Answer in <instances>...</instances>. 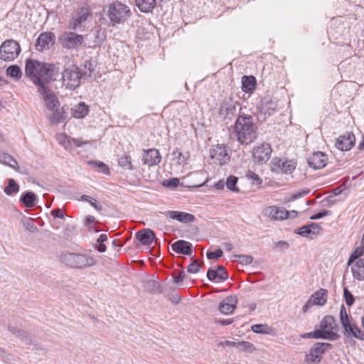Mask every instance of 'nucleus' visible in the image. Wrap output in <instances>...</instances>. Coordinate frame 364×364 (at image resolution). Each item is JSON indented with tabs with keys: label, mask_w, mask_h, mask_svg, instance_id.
<instances>
[{
	"label": "nucleus",
	"mask_w": 364,
	"mask_h": 364,
	"mask_svg": "<svg viewBox=\"0 0 364 364\" xmlns=\"http://www.w3.org/2000/svg\"><path fill=\"white\" fill-rule=\"evenodd\" d=\"M26 75L38 87L55 81L59 75V69L53 63L27 59L25 66Z\"/></svg>",
	"instance_id": "nucleus-1"
},
{
	"label": "nucleus",
	"mask_w": 364,
	"mask_h": 364,
	"mask_svg": "<svg viewBox=\"0 0 364 364\" xmlns=\"http://www.w3.org/2000/svg\"><path fill=\"white\" fill-rule=\"evenodd\" d=\"M83 68L80 69L76 65L64 68L61 72L63 85L68 90H75L80 86L81 80L91 77L94 69L90 60L84 62Z\"/></svg>",
	"instance_id": "nucleus-2"
},
{
	"label": "nucleus",
	"mask_w": 364,
	"mask_h": 364,
	"mask_svg": "<svg viewBox=\"0 0 364 364\" xmlns=\"http://www.w3.org/2000/svg\"><path fill=\"white\" fill-rule=\"evenodd\" d=\"M257 126L252 116L240 114L234 125L233 133L242 144H250L257 139Z\"/></svg>",
	"instance_id": "nucleus-3"
},
{
	"label": "nucleus",
	"mask_w": 364,
	"mask_h": 364,
	"mask_svg": "<svg viewBox=\"0 0 364 364\" xmlns=\"http://www.w3.org/2000/svg\"><path fill=\"white\" fill-rule=\"evenodd\" d=\"M60 260L65 265L77 269H88L97 263V259L89 255L68 251L61 253Z\"/></svg>",
	"instance_id": "nucleus-4"
},
{
	"label": "nucleus",
	"mask_w": 364,
	"mask_h": 364,
	"mask_svg": "<svg viewBox=\"0 0 364 364\" xmlns=\"http://www.w3.org/2000/svg\"><path fill=\"white\" fill-rule=\"evenodd\" d=\"M130 15L129 6L118 1H114L108 6L107 16L112 26L124 22Z\"/></svg>",
	"instance_id": "nucleus-5"
},
{
	"label": "nucleus",
	"mask_w": 364,
	"mask_h": 364,
	"mask_svg": "<svg viewBox=\"0 0 364 364\" xmlns=\"http://www.w3.org/2000/svg\"><path fill=\"white\" fill-rule=\"evenodd\" d=\"M19 43L13 39L4 41L0 46V59L6 62L15 60L21 53Z\"/></svg>",
	"instance_id": "nucleus-6"
},
{
	"label": "nucleus",
	"mask_w": 364,
	"mask_h": 364,
	"mask_svg": "<svg viewBox=\"0 0 364 364\" xmlns=\"http://www.w3.org/2000/svg\"><path fill=\"white\" fill-rule=\"evenodd\" d=\"M332 348V344L328 343H316L309 350V353L305 355V361L308 364H318L325 352Z\"/></svg>",
	"instance_id": "nucleus-7"
},
{
	"label": "nucleus",
	"mask_w": 364,
	"mask_h": 364,
	"mask_svg": "<svg viewBox=\"0 0 364 364\" xmlns=\"http://www.w3.org/2000/svg\"><path fill=\"white\" fill-rule=\"evenodd\" d=\"M239 105L232 97H225L220 105L218 117L228 123L232 119L236 112V106Z\"/></svg>",
	"instance_id": "nucleus-8"
},
{
	"label": "nucleus",
	"mask_w": 364,
	"mask_h": 364,
	"mask_svg": "<svg viewBox=\"0 0 364 364\" xmlns=\"http://www.w3.org/2000/svg\"><path fill=\"white\" fill-rule=\"evenodd\" d=\"M272 149L269 143H262L253 148L254 161L259 165L265 164L270 159Z\"/></svg>",
	"instance_id": "nucleus-9"
},
{
	"label": "nucleus",
	"mask_w": 364,
	"mask_h": 364,
	"mask_svg": "<svg viewBox=\"0 0 364 364\" xmlns=\"http://www.w3.org/2000/svg\"><path fill=\"white\" fill-rule=\"evenodd\" d=\"M45 83L37 87V91L42 96V98L48 109H53L60 106V102L54 92Z\"/></svg>",
	"instance_id": "nucleus-10"
},
{
	"label": "nucleus",
	"mask_w": 364,
	"mask_h": 364,
	"mask_svg": "<svg viewBox=\"0 0 364 364\" xmlns=\"http://www.w3.org/2000/svg\"><path fill=\"white\" fill-rule=\"evenodd\" d=\"M338 325L335 318L332 316H326L320 322L318 331H322L331 334V338H325L329 341H336L339 338L340 336L334 331L338 329Z\"/></svg>",
	"instance_id": "nucleus-11"
},
{
	"label": "nucleus",
	"mask_w": 364,
	"mask_h": 364,
	"mask_svg": "<svg viewBox=\"0 0 364 364\" xmlns=\"http://www.w3.org/2000/svg\"><path fill=\"white\" fill-rule=\"evenodd\" d=\"M55 43V36L52 32L41 33L36 41V49L43 51L50 49Z\"/></svg>",
	"instance_id": "nucleus-12"
},
{
	"label": "nucleus",
	"mask_w": 364,
	"mask_h": 364,
	"mask_svg": "<svg viewBox=\"0 0 364 364\" xmlns=\"http://www.w3.org/2000/svg\"><path fill=\"white\" fill-rule=\"evenodd\" d=\"M60 41L63 48L73 49L83 43L84 38L82 35L77 34L74 32H65L62 35Z\"/></svg>",
	"instance_id": "nucleus-13"
},
{
	"label": "nucleus",
	"mask_w": 364,
	"mask_h": 364,
	"mask_svg": "<svg viewBox=\"0 0 364 364\" xmlns=\"http://www.w3.org/2000/svg\"><path fill=\"white\" fill-rule=\"evenodd\" d=\"M272 162L274 166L272 171H280L285 174L293 173L297 165L295 161L291 159L282 160L278 158H274Z\"/></svg>",
	"instance_id": "nucleus-14"
},
{
	"label": "nucleus",
	"mask_w": 364,
	"mask_h": 364,
	"mask_svg": "<svg viewBox=\"0 0 364 364\" xmlns=\"http://www.w3.org/2000/svg\"><path fill=\"white\" fill-rule=\"evenodd\" d=\"M277 107V102L269 96L262 97L257 107L261 114L272 115Z\"/></svg>",
	"instance_id": "nucleus-15"
},
{
	"label": "nucleus",
	"mask_w": 364,
	"mask_h": 364,
	"mask_svg": "<svg viewBox=\"0 0 364 364\" xmlns=\"http://www.w3.org/2000/svg\"><path fill=\"white\" fill-rule=\"evenodd\" d=\"M327 155L322 151L314 152L308 158L307 162L310 167L314 169H320L326 165Z\"/></svg>",
	"instance_id": "nucleus-16"
},
{
	"label": "nucleus",
	"mask_w": 364,
	"mask_h": 364,
	"mask_svg": "<svg viewBox=\"0 0 364 364\" xmlns=\"http://www.w3.org/2000/svg\"><path fill=\"white\" fill-rule=\"evenodd\" d=\"M210 156L220 165H223L229 161V156L227 152L226 146L224 145H217L210 151Z\"/></svg>",
	"instance_id": "nucleus-17"
},
{
	"label": "nucleus",
	"mask_w": 364,
	"mask_h": 364,
	"mask_svg": "<svg viewBox=\"0 0 364 364\" xmlns=\"http://www.w3.org/2000/svg\"><path fill=\"white\" fill-rule=\"evenodd\" d=\"M355 137L353 134L340 136L336 142V146L341 151H348L355 144Z\"/></svg>",
	"instance_id": "nucleus-18"
},
{
	"label": "nucleus",
	"mask_w": 364,
	"mask_h": 364,
	"mask_svg": "<svg viewBox=\"0 0 364 364\" xmlns=\"http://www.w3.org/2000/svg\"><path fill=\"white\" fill-rule=\"evenodd\" d=\"M165 215L167 218L176 220L183 223H193L196 219V217L193 214L182 211L169 210L165 213Z\"/></svg>",
	"instance_id": "nucleus-19"
},
{
	"label": "nucleus",
	"mask_w": 364,
	"mask_h": 364,
	"mask_svg": "<svg viewBox=\"0 0 364 364\" xmlns=\"http://www.w3.org/2000/svg\"><path fill=\"white\" fill-rule=\"evenodd\" d=\"M161 156L159 150L151 149L144 150L143 154V161L145 164L152 166L159 164L161 162Z\"/></svg>",
	"instance_id": "nucleus-20"
},
{
	"label": "nucleus",
	"mask_w": 364,
	"mask_h": 364,
	"mask_svg": "<svg viewBox=\"0 0 364 364\" xmlns=\"http://www.w3.org/2000/svg\"><path fill=\"white\" fill-rule=\"evenodd\" d=\"M266 214L272 220H283L289 218V213L284 208H279L277 206H270L266 210Z\"/></svg>",
	"instance_id": "nucleus-21"
},
{
	"label": "nucleus",
	"mask_w": 364,
	"mask_h": 364,
	"mask_svg": "<svg viewBox=\"0 0 364 364\" xmlns=\"http://www.w3.org/2000/svg\"><path fill=\"white\" fill-rule=\"evenodd\" d=\"M171 249L176 253L192 256L193 245L188 241L183 240H177L171 245Z\"/></svg>",
	"instance_id": "nucleus-22"
},
{
	"label": "nucleus",
	"mask_w": 364,
	"mask_h": 364,
	"mask_svg": "<svg viewBox=\"0 0 364 364\" xmlns=\"http://www.w3.org/2000/svg\"><path fill=\"white\" fill-rule=\"evenodd\" d=\"M237 303L236 296H228L220 303L219 311L223 314H230L235 309Z\"/></svg>",
	"instance_id": "nucleus-23"
},
{
	"label": "nucleus",
	"mask_w": 364,
	"mask_h": 364,
	"mask_svg": "<svg viewBox=\"0 0 364 364\" xmlns=\"http://www.w3.org/2000/svg\"><path fill=\"white\" fill-rule=\"evenodd\" d=\"M136 238L143 245H151L156 239V235L151 229H143L136 233Z\"/></svg>",
	"instance_id": "nucleus-24"
},
{
	"label": "nucleus",
	"mask_w": 364,
	"mask_h": 364,
	"mask_svg": "<svg viewBox=\"0 0 364 364\" xmlns=\"http://www.w3.org/2000/svg\"><path fill=\"white\" fill-rule=\"evenodd\" d=\"M218 270H221V272H218L211 268L208 270L206 276L209 281L213 282L217 278L221 281H225L228 279V274L224 266L218 265Z\"/></svg>",
	"instance_id": "nucleus-25"
},
{
	"label": "nucleus",
	"mask_w": 364,
	"mask_h": 364,
	"mask_svg": "<svg viewBox=\"0 0 364 364\" xmlns=\"http://www.w3.org/2000/svg\"><path fill=\"white\" fill-rule=\"evenodd\" d=\"M90 15V9L88 6L82 7L78 13L77 18L74 20L72 25L69 26L70 28L75 30L82 23L87 21V17Z\"/></svg>",
	"instance_id": "nucleus-26"
},
{
	"label": "nucleus",
	"mask_w": 364,
	"mask_h": 364,
	"mask_svg": "<svg viewBox=\"0 0 364 364\" xmlns=\"http://www.w3.org/2000/svg\"><path fill=\"white\" fill-rule=\"evenodd\" d=\"M242 90L248 94H252L256 89L257 81L253 75H244L242 77Z\"/></svg>",
	"instance_id": "nucleus-27"
},
{
	"label": "nucleus",
	"mask_w": 364,
	"mask_h": 364,
	"mask_svg": "<svg viewBox=\"0 0 364 364\" xmlns=\"http://www.w3.org/2000/svg\"><path fill=\"white\" fill-rule=\"evenodd\" d=\"M88 112L89 107L84 102H80L71 109L72 115L77 119L84 118Z\"/></svg>",
	"instance_id": "nucleus-28"
},
{
	"label": "nucleus",
	"mask_w": 364,
	"mask_h": 364,
	"mask_svg": "<svg viewBox=\"0 0 364 364\" xmlns=\"http://www.w3.org/2000/svg\"><path fill=\"white\" fill-rule=\"evenodd\" d=\"M343 328L344 329L345 334H348V336H352L356 338L364 341V333L354 323L350 322L346 325V326H343Z\"/></svg>",
	"instance_id": "nucleus-29"
},
{
	"label": "nucleus",
	"mask_w": 364,
	"mask_h": 364,
	"mask_svg": "<svg viewBox=\"0 0 364 364\" xmlns=\"http://www.w3.org/2000/svg\"><path fill=\"white\" fill-rule=\"evenodd\" d=\"M351 270L355 279L364 280V259H358L355 264L352 266Z\"/></svg>",
	"instance_id": "nucleus-30"
},
{
	"label": "nucleus",
	"mask_w": 364,
	"mask_h": 364,
	"mask_svg": "<svg viewBox=\"0 0 364 364\" xmlns=\"http://www.w3.org/2000/svg\"><path fill=\"white\" fill-rule=\"evenodd\" d=\"M36 195L31 191L23 193L19 199L26 208H33L36 205Z\"/></svg>",
	"instance_id": "nucleus-31"
},
{
	"label": "nucleus",
	"mask_w": 364,
	"mask_h": 364,
	"mask_svg": "<svg viewBox=\"0 0 364 364\" xmlns=\"http://www.w3.org/2000/svg\"><path fill=\"white\" fill-rule=\"evenodd\" d=\"M59 107H55L53 109H50L52 111V114L50 115V121L55 124L63 122L66 117L65 111L64 109L58 108Z\"/></svg>",
	"instance_id": "nucleus-32"
},
{
	"label": "nucleus",
	"mask_w": 364,
	"mask_h": 364,
	"mask_svg": "<svg viewBox=\"0 0 364 364\" xmlns=\"http://www.w3.org/2000/svg\"><path fill=\"white\" fill-rule=\"evenodd\" d=\"M328 291L325 289H319L311 296L318 306H323L327 301Z\"/></svg>",
	"instance_id": "nucleus-33"
},
{
	"label": "nucleus",
	"mask_w": 364,
	"mask_h": 364,
	"mask_svg": "<svg viewBox=\"0 0 364 364\" xmlns=\"http://www.w3.org/2000/svg\"><path fill=\"white\" fill-rule=\"evenodd\" d=\"M136 4L141 12L149 13L156 6V0H135Z\"/></svg>",
	"instance_id": "nucleus-34"
},
{
	"label": "nucleus",
	"mask_w": 364,
	"mask_h": 364,
	"mask_svg": "<svg viewBox=\"0 0 364 364\" xmlns=\"http://www.w3.org/2000/svg\"><path fill=\"white\" fill-rule=\"evenodd\" d=\"M7 185L4 191L7 196H13L18 193L20 190L19 185L14 178H9L6 181Z\"/></svg>",
	"instance_id": "nucleus-35"
},
{
	"label": "nucleus",
	"mask_w": 364,
	"mask_h": 364,
	"mask_svg": "<svg viewBox=\"0 0 364 364\" xmlns=\"http://www.w3.org/2000/svg\"><path fill=\"white\" fill-rule=\"evenodd\" d=\"M302 338H315V339H323V338H331V334L323 332L322 331L314 330L313 332L305 333L301 335Z\"/></svg>",
	"instance_id": "nucleus-36"
},
{
	"label": "nucleus",
	"mask_w": 364,
	"mask_h": 364,
	"mask_svg": "<svg viewBox=\"0 0 364 364\" xmlns=\"http://www.w3.org/2000/svg\"><path fill=\"white\" fill-rule=\"evenodd\" d=\"M8 330L15 335L17 338L25 340L27 343L30 344L31 343V339L28 337V333L21 329H18L16 327L9 326Z\"/></svg>",
	"instance_id": "nucleus-37"
},
{
	"label": "nucleus",
	"mask_w": 364,
	"mask_h": 364,
	"mask_svg": "<svg viewBox=\"0 0 364 364\" xmlns=\"http://www.w3.org/2000/svg\"><path fill=\"white\" fill-rule=\"evenodd\" d=\"M87 164L99 172L105 174L109 173V167L103 162L99 161H88Z\"/></svg>",
	"instance_id": "nucleus-38"
},
{
	"label": "nucleus",
	"mask_w": 364,
	"mask_h": 364,
	"mask_svg": "<svg viewBox=\"0 0 364 364\" xmlns=\"http://www.w3.org/2000/svg\"><path fill=\"white\" fill-rule=\"evenodd\" d=\"M251 329L254 333L262 334H271L273 331L272 328L266 323L255 324L252 326Z\"/></svg>",
	"instance_id": "nucleus-39"
},
{
	"label": "nucleus",
	"mask_w": 364,
	"mask_h": 364,
	"mask_svg": "<svg viewBox=\"0 0 364 364\" xmlns=\"http://www.w3.org/2000/svg\"><path fill=\"white\" fill-rule=\"evenodd\" d=\"M6 75L15 80H18L21 77L22 73L18 65H12L6 69Z\"/></svg>",
	"instance_id": "nucleus-40"
},
{
	"label": "nucleus",
	"mask_w": 364,
	"mask_h": 364,
	"mask_svg": "<svg viewBox=\"0 0 364 364\" xmlns=\"http://www.w3.org/2000/svg\"><path fill=\"white\" fill-rule=\"evenodd\" d=\"M294 233L304 237H309L313 239L311 235H316V232L313 230H310L309 225H304L300 228H298L294 230Z\"/></svg>",
	"instance_id": "nucleus-41"
},
{
	"label": "nucleus",
	"mask_w": 364,
	"mask_h": 364,
	"mask_svg": "<svg viewBox=\"0 0 364 364\" xmlns=\"http://www.w3.org/2000/svg\"><path fill=\"white\" fill-rule=\"evenodd\" d=\"M81 200L89 203L97 211L100 212L102 210V205L95 199L87 195H82Z\"/></svg>",
	"instance_id": "nucleus-42"
},
{
	"label": "nucleus",
	"mask_w": 364,
	"mask_h": 364,
	"mask_svg": "<svg viewBox=\"0 0 364 364\" xmlns=\"http://www.w3.org/2000/svg\"><path fill=\"white\" fill-rule=\"evenodd\" d=\"M238 178L234 176H230L228 177L226 181L227 188L232 192L238 193L239 188L237 187Z\"/></svg>",
	"instance_id": "nucleus-43"
},
{
	"label": "nucleus",
	"mask_w": 364,
	"mask_h": 364,
	"mask_svg": "<svg viewBox=\"0 0 364 364\" xmlns=\"http://www.w3.org/2000/svg\"><path fill=\"white\" fill-rule=\"evenodd\" d=\"M203 264V262H199L198 259H194L192 262L187 267L188 272L191 274H196L200 271Z\"/></svg>",
	"instance_id": "nucleus-44"
},
{
	"label": "nucleus",
	"mask_w": 364,
	"mask_h": 364,
	"mask_svg": "<svg viewBox=\"0 0 364 364\" xmlns=\"http://www.w3.org/2000/svg\"><path fill=\"white\" fill-rule=\"evenodd\" d=\"M235 261L238 260L242 265H247L252 262L253 257L249 255H235L233 256Z\"/></svg>",
	"instance_id": "nucleus-45"
},
{
	"label": "nucleus",
	"mask_w": 364,
	"mask_h": 364,
	"mask_svg": "<svg viewBox=\"0 0 364 364\" xmlns=\"http://www.w3.org/2000/svg\"><path fill=\"white\" fill-rule=\"evenodd\" d=\"M95 36V44L100 45L106 40L105 32L102 31L100 28L97 29L94 31Z\"/></svg>",
	"instance_id": "nucleus-46"
},
{
	"label": "nucleus",
	"mask_w": 364,
	"mask_h": 364,
	"mask_svg": "<svg viewBox=\"0 0 364 364\" xmlns=\"http://www.w3.org/2000/svg\"><path fill=\"white\" fill-rule=\"evenodd\" d=\"M119 164L125 168H127L129 170H133L134 167L132 166L131 159L129 156L123 155L119 159Z\"/></svg>",
	"instance_id": "nucleus-47"
},
{
	"label": "nucleus",
	"mask_w": 364,
	"mask_h": 364,
	"mask_svg": "<svg viewBox=\"0 0 364 364\" xmlns=\"http://www.w3.org/2000/svg\"><path fill=\"white\" fill-rule=\"evenodd\" d=\"M340 321L342 326H346V325L350 323L349 316L343 304L341 305L340 309Z\"/></svg>",
	"instance_id": "nucleus-48"
},
{
	"label": "nucleus",
	"mask_w": 364,
	"mask_h": 364,
	"mask_svg": "<svg viewBox=\"0 0 364 364\" xmlns=\"http://www.w3.org/2000/svg\"><path fill=\"white\" fill-rule=\"evenodd\" d=\"M237 348L248 352H252L255 350L254 345L249 341L237 342Z\"/></svg>",
	"instance_id": "nucleus-49"
},
{
	"label": "nucleus",
	"mask_w": 364,
	"mask_h": 364,
	"mask_svg": "<svg viewBox=\"0 0 364 364\" xmlns=\"http://www.w3.org/2000/svg\"><path fill=\"white\" fill-rule=\"evenodd\" d=\"M343 298L345 299L346 304L348 306H350L354 304V296L346 287L343 289Z\"/></svg>",
	"instance_id": "nucleus-50"
},
{
	"label": "nucleus",
	"mask_w": 364,
	"mask_h": 364,
	"mask_svg": "<svg viewBox=\"0 0 364 364\" xmlns=\"http://www.w3.org/2000/svg\"><path fill=\"white\" fill-rule=\"evenodd\" d=\"M310 192V190L309 188L302 189L300 191H297L292 194L289 198H287V201H293L299 198H301L306 195H307Z\"/></svg>",
	"instance_id": "nucleus-51"
},
{
	"label": "nucleus",
	"mask_w": 364,
	"mask_h": 364,
	"mask_svg": "<svg viewBox=\"0 0 364 364\" xmlns=\"http://www.w3.org/2000/svg\"><path fill=\"white\" fill-rule=\"evenodd\" d=\"M310 192V190L309 188L302 189L300 191H297L292 194L289 198H287V201H293L299 198H301L306 195H307Z\"/></svg>",
	"instance_id": "nucleus-52"
},
{
	"label": "nucleus",
	"mask_w": 364,
	"mask_h": 364,
	"mask_svg": "<svg viewBox=\"0 0 364 364\" xmlns=\"http://www.w3.org/2000/svg\"><path fill=\"white\" fill-rule=\"evenodd\" d=\"M85 223V225H87L89 230H90V231L93 230L96 232L100 231L99 230L95 229L93 226L91 225V224L93 223H99L98 221H95V218L94 216H92V215L86 216Z\"/></svg>",
	"instance_id": "nucleus-53"
},
{
	"label": "nucleus",
	"mask_w": 364,
	"mask_h": 364,
	"mask_svg": "<svg viewBox=\"0 0 364 364\" xmlns=\"http://www.w3.org/2000/svg\"><path fill=\"white\" fill-rule=\"evenodd\" d=\"M223 254L221 249H217L215 251L208 252L206 256L208 259H218L223 256Z\"/></svg>",
	"instance_id": "nucleus-54"
},
{
	"label": "nucleus",
	"mask_w": 364,
	"mask_h": 364,
	"mask_svg": "<svg viewBox=\"0 0 364 364\" xmlns=\"http://www.w3.org/2000/svg\"><path fill=\"white\" fill-rule=\"evenodd\" d=\"M65 140H67L70 144H74L77 147H80L83 144L88 143V141H82L80 139L68 138L67 136H65Z\"/></svg>",
	"instance_id": "nucleus-55"
},
{
	"label": "nucleus",
	"mask_w": 364,
	"mask_h": 364,
	"mask_svg": "<svg viewBox=\"0 0 364 364\" xmlns=\"http://www.w3.org/2000/svg\"><path fill=\"white\" fill-rule=\"evenodd\" d=\"M247 176L252 180V183L256 185H260L262 183L261 178L255 172L249 171Z\"/></svg>",
	"instance_id": "nucleus-56"
},
{
	"label": "nucleus",
	"mask_w": 364,
	"mask_h": 364,
	"mask_svg": "<svg viewBox=\"0 0 364 364\" xmlns=\"http://www.w3.org/2000/svg\"><path fill=\"white\" fill-rule=\"evenodd\" d=\"M331 215V210H323L321 212H319V213H317L314 215H312L311 217H310V219L311 220H318L320 218H322L325 216H328V215Z\"/></svg>",
	"instance_id": "nucleus-57"
},
{
	"label": "nucleus",
	"mask_w": 364,
	"mask_h": 364,
	"mask_svg": "<svg viewBox=\"0 0 364 364\" xmlns=\"http://www.w3.org/2000/svg\"><path fill=\"white\" fill-rule=\"evenodd\" d=\"M11 155L6 153L0 149V163L6 165L9 164V160H11Z\"/></svg>",
	"instance_id": "nucleus-58"
},
{
	"label": "nucleus",
	"mask_w": 364,
	"mask_h": 364,
	"mask_svg": "<svg viewBox=\"0 0 364 364\" xmlns=\"http://www.w3.org/2000/svg\"><path fill=\"white\" fill-rule=\"evenodd\" d=\"M6 166L12 168L16 171H19L20 170L17 161L12 156H11V160H9V164H7Z\"/></svg>",
	"instance_id": "nucleus-59"
},
{
	"label": "nucleus",
	"mask_w": 364,
	"mask_h": 364,
	"mask_svg": "<svg viewBox=\"0 0 364 364\" xmlns=\"http://www.w3.org/2000/svg\"><path fill=\"white\" fill-rule=\"evenodd\" d=\"M314 305H316L312 298H309V299L306 302L302 308V311L304 313H306L309 309H311Z\"/></svg>",
	"instance_id": "nucleus-60"
},
{
	"label": "nucleus",
	"mask_w": 364,
	"mask_h": 364,
	"mask_svg": "<svg viewBox=\"0 0 364 364\" xmlns=\"http://www.w3.org/2000/svg\"><path fill=\"white\" fill-rule=\"evenodd\" d=\"M51 213H52V215L55 218H60V219H63L64 218L63 212L62 209H60V208L53 209L52 210Z\"/></svg>",
	"instance_id": "nucleus-61"
},
{
	"label": "nucleus",
	"mask_w": 364,
	"mask_h": 364,
	"mask_svg": "<svg viewBox=\"0 0 364 364\" xmlns=\"http://www.w3.org/2000/svg\"><path fill=\"white\" fill-rule=\"evenodd\" d=\"M179 185V179L176 178H171L167 181L166 186L168 187L176 188Z\"/></svg>",
	"instance_id": "nucleus-62"
},
{
	"label": "nucleus",
	"mask_w": 364,
	"mask_h": 364,
	"mask_svg": "<svg viewBox=\"0 0 364 364\" xmlns=\"http://www.w3.org/2000/svg\"><path fill=\"white\" fill-rule=\"evenodd\" d=\"M185 278V273L183 271H180L178 276H173V282L176 284L181 282Z\"/></svg>",
	"instance_id": "nucleus-63"
},
{
	"label": "nucleus",
	"mask_w": 364,
	"mask_h": 364,
	"mask_svg": "<svg viewBox=\"0 0 364 364\" xmlns=\"http://www.w3.org/2000/svg\"><path fill=\"white\" fill-rule=\"evenodd\" d=\"M363 253V251L360 248H357L355 252L351 255L348 263L351 262L353 259H358Z\"/></svg>",
	"instance_id": "nucleus-64"
}]
</instances>
